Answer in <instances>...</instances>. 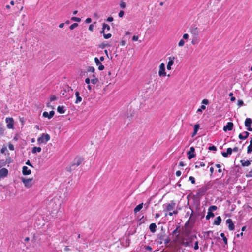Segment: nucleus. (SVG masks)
Wrapping results in <instances>:
<instances>
[{
    "label": "nucleus",
    "instance_id": "obj_1",
    "mask_svg": "<svg viewBox=\"0 0 252 252\" xmlns=\"http://www.w3.org/2000/svg\"><path fill=\"white\" fill-rule=\"evenodd\" d=\"M84 160L83 158L77 157H76L70 166L66 167V170L71 172L74 170L75 168L80 165Z\"/></svg>",
    "mask_w": 252,
    "mask_h": 252
},
{
    "label": "nucleus",
    "instance_id": "obj_2",
    "mask_svg": "<svg viewBox=\"0 0 252 252\" xmlns=\"http://www.w3.org/2000/svg\"><path fill=\"white\" fill-rule=\"evenodd\" d=\"M210 184L208 183L207 185L201 187L197 191L196 196L201 197L204 195L205 193L210 189Z\"/></svg>",
    "mask_w": 252,
    "mask_h": 252
},
{
    "label": "nucleus",
    "instance_id": "obj_3",
    "mask_svg": "<svg viewBox=\"0 0 252 252\" xmlns=\"http://www.w3.org/2000/svg\"><path fill=\"white\" fill-rule=\"evenodd\" d=\"M50 139V136L48 134L43 133L40 137L38 138L37 142L38 144L46 143Z\"/></svg>",
    "mask_w": 252,
    "mask_h": 252
},
{
    "label": "nucleus",
    "instance_id": "obj_4",
    "mask_svg": "<svg viewBox=\"0 0 252 252\" xmlns=\"http://www.w3.org/2000/svg\"><path fill=\"white\" fill-rule=\"evenodd\" d=\"M189 31L191 33L195 36H198L201 32L199 28L194 24H193L190 26Z\"/></svg>",
    "mask_w": 252,
    "mask_h": 252
},
{
    "label": "nucleus",
    "instance_id": "obj_5",
    "mask_svg": "<svg viewBox=\"0 0 252 252\" xmlns=\"http://www.w3.org/2000/svg\"><path fill=\"white\" fill-rule=\"evenodd\" d=\"M21 180L22 181V182L24 183L25 186L27 188H31L32 185V181L33 180V178H25L24 177H21Z\"/></svg>",
    "mask_w": 252,
    "mask_h": 252
},
{
    "label": "nucleus",
    "instance_id": "obj_6",
    "mask_svg": "<svg viewBox=\"0 0 252 252\" xmlns=\"http://www.w3.org/2000/svg\"><path fill=\"white\" fill-rule=\"evenodd\" d=\"M158 75L160 77H164L166 75V73L165 72V64L164 63H161L159 66Z\"/></svg>",
    "mask_w": 252,
    "mask_h": 252
},
{
    "label": "nucleus",
    "instance_id": "obj_7",
    "mask_svg": "<svg viewBox=\"0 0 252 252\" xmlns=\"http://www.w3.org/2000/svg\"><path fill=\"white\" fill-rule=\"evenodd\" d=\"M6 122L7 123V127L11 129L13 128L14 126V120L12 118H6Z\"/></svg>",
    "mask_w": 252,
    "mask_h": 252
},
{
    "label": "nucleus",
    "instance_id": "obj_8",
    "mask_svg": "<svg viewBox=\"0 0 252 252\" xmlns=\"http://www.w3.org/2000/svg\"><path fill=\"white\" fill-rule=\"evenodd\" d=\"M166 235L165 232H160L157 235L158 243L159 244H162L163 243V241L164 239V237Z\"/></svg>",
    "mask_w": 252,
    "mask_h": 252
},
{
    "label": "nucleus",
    "instance_id": "obj_9",
    "mask_svg": "<svg viewBox=\"0 0 252 252\" xmlns=\"http://www.w3.org/2000/svg\"><path fill=\"white\" fill-rule=\"evenodd\" d=\"M194 148L193 147H190V150L187 152V155H188V158L190 160L193 158L195 157L196 155L194 154Z\"/></svg>",
    "mask_w": 252,
    "mask_h": 252
},
{
    "label": "nucleus",
    "instance_id": "obj_10",
    "mask_svg": "<svg viewBox=\"0 0 252 252\" xmlns=\"http://www.w3.org/2000/svg\"><path fill=\"white\" fill-rule=\"evenodd\" d=\"M226 223L228 225V229L229 230H233L235 228L234 224L231 219H228L226 220Z\"/></svg>",
    "mask_w": 252,
    "mask_h": 252
},
{
    "label": "nucleus",
    "instance_id": "obj_11",
    "mask_svg": "<svg viewBox=\"0 0 252 252\" xmlns=\"http://www.w3.org/2000/svg\"><path fill=\"white\" fill-rule=\"evenodd\" d=\"M193 238H196V235H193L191 236L189 238V239H190L189 241H186V242L183 241L181 244L186 247L191 246L192 245H190V243H191L192 242Z\"/></svg>",
    "mask_w": 252,
    "mask_h": 252
},
{
    "label": "nucleus",
    "instance_id": "obj_12",
    "mask_svg": "<svg viewBox=\"0 0 252 252\" xmlns=\"http://www.w3.org/2000/svg\"><path fill=\"white\" fill-rule=\"evenodd\" d=\"M233 127V124L232 122H228L226 126L223 127V130L227 131V130H232Z\"/></svg>",
    "mask_w": 252,
    "mask_h": 252
},
{
    "label": "nucleus",
    "instance_id": "obj_13",
    "mask_svg": "<svg viewBox=\"0 0 252 252\" xmlns=\"http://www.w3.org/2000/svg\"><path fill=\"white\" fill-rule=\"evenodd\" d=\"M175 203L173 201H172L170 203L167 205L166 208L164 209V211H170L173 210L175 208Z\"/></svg>",
    "mask_w": 252,
    "mask_h": 252
},
{
    "label": "nucleus",
    "instance_id": "obj_14",
    "mask_svg": "<svg viewBox=\"0 0 252 252\" xmlns=\"http://www.w3.org/2000/svg\"><path fill=\"white\" fill-rule=\"evenodd\" d=\"M55 114V112L53 110L51 111L49 113L46 111L43 113V116L45 118H48L49 119L52 118Z\"/></svg>",
    "mask_w": 252,
    "mask_h": 252
},
{
    "label": "nucleus",
    "instance_id": "obj_15",
    "mask_svg": "<svg viewBox=\"0 0 252 252\" xmlns=\"http://www.w3.org/2000/svg\"><path fill=\"white\" fill-rule=\"evenodd\" d=\"M169 61L168 62V64L167 65V69L168 70H170L171 69V66L174 63V60L175 59V57L173 56H171L169 57Z\"/></svg>",
    "mask_w": 252,
    "mask_h": 252
},
{
    "label": "nucleus",
    "instance_id": "obj_16",
    "mask_svg": "<svg viewBox=\"0 0 252 252\" xmlns=\"http://www.w3.org/2000/svg\"><path fill=\"white\" fill-rule=\"evenodd\" d=\"M94 61L96 64L98 66V69L99 70L101 71L104 69V65L102 64L101 63L97 57L94 58Z\"/></svg>",
    "mask_w": 252,
    "mask_h": 252
},
{
    "label": "nucleus",
    "instance_id": "obj_17",
    "mask_svg": "<svg viewBox=\"0 0 252 252\" xmlns=\"http://www.w3.org/2000/svg\"><path fill=\"white\" fill-rule=\"evenodd\" d=\"M8 173L6 168H3L0 170V177H5Z\"/></svg>",
    "mask_w": 252,
    "mask_h": 252
},
{
    "label": "nucleus",
    "instance_id": "obj_18",
    "mask_svg": "<svg viewBox=\"0 0 252 252\" xmlns=\"http://www.w3.org/2000/svg\"><path fill=\"white\" fill-rule=\"evenodd\" d=\"M22 173L24 175H29L31 173V171L27 166H24L22 168Z\"/></svg>",
    "mask_w": 252,
    "mask_h": 252
},
{
    "label": "nucleus",
    "instance_id": "obj_19",
    "mask_svg": "<svg viewBox=\"0 0 252 252\" xmlns=\"http://www.w3.org/2000/svg\"><path fill=\"white\" fill-rule=\"evenodd\" d=\"M75 96L76 97V99L75 103L76 104H78L82 101V97L80 96V93L78 91H76L75 92Z\"/></svg>",
    "mask_w": 252,
    "mask_h": 252
},
{
    "label": "nucleus",
    "instance_id": "obj_20",
    "mask_svg": "<svg viewBox=\"0 0 252 252\" xmlns=\"http://www.w3.org/2000/svg\"><path fill=\"white\" fill-rule=\"evenodd\" d=\"M180 226H177L176 228L173 231L172 234L173 235H175L176 238H178L179 237V230Z\"/></svg>",
    "mask_w": 252,
    "mask_h": 252
},
{
    "label": "nucleus",
    "instance_id": "obj_21",
    "mask_svg": "<svg viewBox=\"0 0 252 252\" xmlns=\"http://www.w3.org/2000/svg\"><path fill=\"white\" fill-rule=\"evenodd\" d=\"M157 227V225L155 223H152L149 225V229L152 233L156 232Z\"/></svg>",
    "mask_w": 252,
    "mask_h": 252
},
{
    "label": "nucleus",
    "instance_id": "obj_22",
    "mask_svg": "<svg viewBox=\"0 0 252 252\" xmlns=\"http://www.w3.org/2000/svg\"><path fill=\"white\" fill-rule=\"evenodd\" d=\"M143 203H140L137 205L136 207L134 209V212L135 213H137L138 212L140 211V210L143 208Z\"/></svg>",
    "mask_w": 252,
    "mask_h": 252
},
{
    "label": "nucleus",
    "instance_id": "obj_23",
    "mask_svg": "<svg viewBox=\"0 0 252 252\" xmlns=\"http://www.w3.org/2000/svg\"><path fill=\"white\" fill-rule=\"evenodd\" d=\"M221 222V218L220 216L217 217L214 220V224L219 225Z\"/></svg>",
    "mask_w": 252,
    "mask_h": 252
},
{
    "label": "nucleus",
    "instance_id": "obj_24",
    "mask_svg": "<svg viewBox=\"0 0 252 252\" xmlns=\"http://www.w3.org/2000/svg\"><path fill=\"white\" fill-rule=\"evenodd\" d=\"M41 151V148L40 147H33L32 148V152L33 154H36L37 152H40Z\"/></svg>",
    "mask_w": 252,
    "mask_h": 252
},
{
    "label": "nucleus",
    "instance_id": "obj_25",
    "mask_svg": "<svg viewBox=\"0 0 252 252\" xmlns=\"http://www.w3.org/2000/svg\"><path fill=\"white\" fill-rule=\"evenodd\" d=\"M57 111L60 114H63L65 113L64 107L63 106H59L57 107Z\"/></svg>",
    "mask_w": 252,
    "mask_h": 252
},
{
    "label": "nucleus",
    "instance_id": "obj_26",
    "mask_svg": "<svg viewBox=\"0 0 252 252\" xmlns=\"http://www.w3.org/2000/svg\"><path fill=\"white\" fill-rule=\"evenodd\" d=\"M240 162L241 163L242 166H243V167L248 166L251 164V161H249V160L245 161V160H241L240 161Z\"/></svg>",
    "mask_w": 252,
    "mask_h": 252
},
{
    "label": "nucleus",
    "instance_id": "obj_27",
    "mask_svg": "<svg viewBox=\"0 0 252 252\" xmlns=\"http://www.w3.org/2000/svg\"><path fill=\"white\" fill-rule=\"evenodd\" d=\"M252 124V120L251 118H247L246 119L245 121V126H251Z\"/></svg>",
    "mask_w": 252,
    "mask_h": 252
},
{
    "label": "nucleus",
    "instance_id": "obj_28",
    "mask_svg": "<svg viewBox=\"0 0 252 252\" xmlns=\"http://www.w3.org/2000/svg\"><path fill=\"white\" fill-rule=\"evenodd\" d=\"M93 78H92L91 80V82L93 84H96L98 82V78L95 77L94 74L93 75Z\"/></svg>",
    "mask_w": 252,
    "mask_h": 252
},
{
    "label": "nucleus",
    "instance_id": "obj_29",
    "mask_svg": "<svg viewBox=\"0 0 252 252\" xmlns=\"http://www.w3.org/2000/svg\"><path fill=\"white\" fill-rule=\"evenodd\" d=\"M214 216V214L213 212H212L210 211H208L207 215L206 216V220H209V219H210V218L211 217H213Z\"/></svg>",
    "mask_w": 252,
    "mask_h": 252
},
{
    "label": "nucleus",
    "instance_id": "obj_30",
    "mask_svg": "<svg viewBox=\"0 0 252 252\" xmlns=\"http://www.w3.org/2000/svg\"><path fill=\"white\" fill-rule=\"evenodd\" d=\"M220 236L222 237V240L223 241H224L225 244L227 245V238L225 236V235L223 233H221L220 234Z\"/></svg>",
    "mask_w": 252,
    "mask_h": 252
},
{
    "label": "nucleus",
    "instance_id": "obj_31",
    "mask_svg": "<svg viewBox=\"0 0 252 252\" xmlns=\"http://www.w3.org/2000/svg\"><path fill=\"white\" fill-rule=\"evenodd\" d=\"M196 164L195 166V168H198L200 167H203L205 166V164L204 162H196Z\"/></svg>",
    "mask_w": 252,
    "mask_h": 252
},
{
    "label": "nucleus",
    "instance_id": "obj_32",
    "mask_svg": "<svg viewBox=\"0 0 252 252\" xmlns=\"http://www.w3.org/2000/svg\"><path fill=\"white\" fill-rule=\"evenodd\" d=\"M197 36H195L192 39V40L191 41V43L193 45L198 44L199 43V40H198Z\"/></svg>",
    "mask_w": 252,
    "mask_h": 252
},
{
    "label": "nucleus",
    "instance_id": "obj_33",
    "mask_svg": "<svg viewBox=\"0 0 252 252\" xmlns=\"http://www.w3.org/2000/svg\"><path fill=\"white\" fill-rule=\"evenodd\" d=\"M191 233V231L189 229H186L184 232V234L186 236H189Z\"/></svg>",
    "mask_w": 252,
    "mask_h": 252
},
{
    "label": "nucleus",
    "instance_id": "obj_34",
    "mask_svg": "<svg viewBox=\"0 0 252 252\" xmlns=\"http://www.w3.org/2000/svg\"><path fill=\"white\" fill-rule=\"evenodd\" d=\"M205 233L207 234V235H206L207 238H209L210 239H212V237H210V234H212V235L213 234V232L212 231H208L207 232H205Z\"/></svg>",
    "mask_w": 252,
    "mask_h": 252
},
{
    "label": "nucleus",
    "instance_id": "obj_35",
    "mask_svg": "<svg viewBox=\"0 0 252 252\" xmlns=\"http://www.w3.org/2000/svg\"><path fill=\"white\" fill-rule=\"evenodd\" d=\"M217 209V207L215 205H212L210 206L208 208V211H210L212 212L213 211H215Z\"/></svg>",
    "mask_w": 252,
    "mask_h": 252
},
{
    "label": "nucleus",
    "instance_id": "obj_36",
    "mask_svg": "<svg viewBox=\"0 0 252 252\" xmlns=\"http://www.w3.org/2000/svg\"><path fill=\"white\" fill-rule=\"evenodd\" d=\"M78 26V24L76 23H74L70 26L69 28L71 30H72Z\"/></svg>",
    "mask_w": 252,
    "mask_h": 252
},
{
    "label": "nucleus",
    "instance_id": "obj_37",
    "mask_svg": "<svg viewBox=\"0 0 252 252\" xmlns=\"http://www.w3.org/2000/svg\"><path fill=\"white\" fill-rule=\"evenodd\" d=\"M4 134V128L1 124H0V136H2Z\"/></svg>",
    "mask_w": 252,
    "mask_h": 252
},
{
    "label": "nucleus",
    "instance_id": "obj_38",
    "mask_svg": "<svg viewBox=\"0 0 252 252\" xmlns=\"http://www.w3.org/2000/svg\"><path fill=\"white\" fill-rule=\"evenodd\" d=\"M102 28H103V29L105 30L106 29L107 31H109L110 30V27L107 24L105 23L103 24Z\"/></svg>",
    "mask_w": 252,
    "mask_h": 252
},
{
    "label": "nucleus",
    "instance_id": "obj_39",
    "mask_svg": "<svg viewBox=\"0 0 252 252\" xmlns=\"http://www.w3.org/2000/svg\"><path fill=\"white\" fill-rule=\"evenodd\" d=\"M71 20L73 21H76L77 22H80L81 20V18H78V17H72L71 18Z\"/></svg>",
    "mask_w": 252,
    "mask_h": 252
},
{
    "label": "nucleus",
    "instance_id": "obj_40",
    "mask_svg": "<svg viewBox=\"0 0 252 252\" xmlns=\"http://www.w3.org/2000/svg\"><path fill=\"white\" fill-rule=\"evenodd\" d=\"M6 164L5 160L3 159L0 160V167L5 166Z\"/></svg>",
    "mask_w": 252,
    "mask_h": 252
},
{
    "label": "nucleus",
    "instance_id": "obj_41",
    "mask_svg": "<svg viewBox=\"0 0 252 252\" xmlns=\"http://www.w3.org/2000/svg\"><path fill=\"white\" fill-rule=\"evenodd\" d=\"M94 71H95V69L93 66H89V67H88V68L87 69L88 72H91L94 73Z\"/></svg>",
    "mask_w": 252,
    "mask_h": 252
},
{
    "label": "nucleus",
    "instance_id": "obj_42",
    "mask_svg": "<svg viewBox=\"0 0 252 252\" xmlns=\"http://www.w3.org/2000/svg\"><path fill=\"white\" fill-rule=\"evenodd\" d=\"M163 241H164V243L165 245H167L170 242L171 239L169 237H168L167 238L164 239Z\"/></svg>",
    "mask_w": 252,
    "mask_h": 252
},
{
    "label": "nucleus",
    "instance_id": "obj_43",
    "mask_svg": "<svg viewBox=\"0 0 252 252\" xmlns=\"http://www.w3.org/2000/svg\"><path fill=\"white\" fill-rule=\"evenodd\" d=\"M57 99V97L54 95H51L50 97V101H53L56 100Z\"/></svg>",
    "mask_w": 252,
    "mask_h": 252
},
{
    "label": "nucleus",
    "instance_id": "obj_44",
    "mask_svg": "<svg viewBox=\"0 0 252 252\" xmlns=\"http://www.w3.org/2000/svg\"><path fill=\"white\" fill-rule=\"evenodd\" d=\"M252 151V144H250L249 146H248L247 148V153H250Z\"/></svg>",
    "mask_w": 252,
    "mask_h": 252
},
{
    "label": "nucleus",
    "instance_id": "obj_45",
    "mask_svg": "<svg viewBox=\"0 0 252 252\" xmlns=\"http://www.w3.org/2000/svg\"><path fill=\"white\" fill-rule=\"evenodd\" d=\"M208 150H210V151H217V148L216 146H214V145H212L211 146H209V148H208Z\"/></svg>",
    "mask_w": 252,
    "mask_h": 252
},
{
    "label": "nucleus",
    "instance_id": "obj_46",
    "mask_svg": "<svg viewBox=\"0 0 252 252\" xmlns=\"http://www.w3.org/2000/svg\"><path fill=\"white\" fill-rule=\"evenodd\" d=\"M108 46H109L108 44H105V43H102V44H100L99 45V47L101 48V49H104V48H105L106 47H107Z\"/></svg>",
    "mask_w": 252,
    "mask_h": 252
},
{
    "label": "nucleus",
    "instance_id": "obj_47",
    "mask_svg": "<svg viewBox=\"0 0 252 252\" xmlns=\"http://www.w3.org/2000/svg\"><path fill=\"white\" fill-rule=\"evenodd\" d=\"M189 180L191 181V183L194 184L195 183V178L192 176H190L189 177Z\"/></svg>",
    "mask_w": 252,
    "mask_h": 252
},
{
    "label": "nucleus",
    "instance_id": "obj_48",
    "mask_svg": "<svg viewBox=\"0 0 252 252\" xmlns=\"http://www.w3.org/2000/svg\"><path fill=\"white\" fill-rule=\"evenodd\" d=\"M227 154L229 155H231L232 154V149L231 148H228L226 150V152Z\"/></svg>",
    "mask_w": 252,
    "mask_h": 252
},
{
    "label": "nucleus",
    "instance_id": "obj_49",
    "mask_svg": "<svg viewBox=\"0 0 252 252\" xmlns=\"http://www.w3.org/2000/svg\"><path fill=\"white\" fill-rule=\"evenodd\" d=\"M144 248L146 250L150 252H152V248L150 246H144Z\"/></svg>",
    "mask_w": 252,
    "mask_h": 252
},
{
    "label": "nucleus",
    "instance_id": "obj_50",
    "mask_svg": "<svg viewBox=\"0 0 252 252\" xmlns=\"http://www.w3.org/2000/svg\"><path fill=\"white\" fill-rule=\"evenodd\" d=\"M112 35L111 33L104 34V38L105 39H109L111 37Z\"/></svg>",
    "mask_w": 252,
    "mask_h": 252
},
{
    "label": "nucleus",
    "instance_id": "obj_51",
    "mask_svg": "<svg viewBox=\"0 0 252 252\" xmlns=\"http://www.w3.org/2000/svg\"><path fill=\"white\" fill-rule=\"evenodd\" d=\"M244 104L243 101L242 100L239 99L238 100V105L239 107L243 106Z\"/></svg>",
    "mask_w": 252,
    "mask_h": 252
},
{
    "label": "nucleus",
    "instance_id": "obj_52",
    "mask_svg": "<svg viewBox=\"0 0 252 252\" xmlns=\"http://www.w3.org/2000/svg\"><path fill=\"white\" fill-rule=\"evenodd\" d=\"M8 148L10 150L13 151L14 150V146L11 143L8 144Z\"/></svg>",
    "mask_w": 252,
    "mask_h": 252
},
{
    "label": "nucleus",
    "instance_id": "obj_53",
    "mask_svg": "<svg viewBox=\"0 0 252 252\" xmlns=\"http://www.w3.org/2000/svg\"><path fill=\"white\" fill-rule=\"evenodd\" d=\"M120 6L121 8L124 9L126 8V4L125 2H121L120 4Z\"/></svg>",
    "mask_w": 252,
    "mask_h": 252
},
{
    "label": "nucleus",
    "instance_id": "obj_54",
    "mask_svg": "<svg viewBox=\"0 0 252 252\" xmlns=\"http://www.w3.org/2000/svg\"><path fill=\"white\" fill-rule=\"evenodd\" d=\"M184 44H185V42H184V40L183 39H181L179 42L178 45H179V46L181 47V46H184Z\"/></svg>",
    "mask_w": 252,
    "mask_h": 252
},
{
    "label": "nucleus",
    "instance_id": "obj_55",
    "mask_svg": "<svg viewBox=\"0 0 252 252\" xmlns=\"http://www.w3.org/2000/svg\"><path fill=\"white\" fill-rule=\"evenodd\" d=\"M238 137L241 140L246 139V136H244V135H243L242 133L239 134Z\"/></svg>",
    "mask_w": 252,
    "mask_h": 252
},
{
    "label": "nucleus",
    "instance_id": "obj_56",
    "mask_svg": "<svg viewBox=\"0 0 252 252\" xmlns=\"http://www.w3.org/2000/svg\"><path fill=\"white\" fill-rule=\"evenodd\" d=\"M229 95L230 96H231V97L230 98V100L231 101H234L235 100V97L232 96V95H233V93H230V94H229Z\"/></svg>",
    "mask_w": 252,
    "mask_h": 252
},
{
    "label": "nucleus",
    "instance_id": "obj_57",
    "mask_svg": "<svg viewBox=\"0 0 252 252\" xmlns=\"http://www.w3.org/2000/svg\"><path fill=\"white\" fill-rule=\"evenodd\" d=\"M199 248V246H198V241H196L194 243V249L195 250H198Z\"/></svg>",
    "mask_w": 252,
    "mask_h": 252
},
{
    "label": "nucleus",
    "instance_id": "obj_58",
    "mask_svg": "<svg viewBox=\"0 0 252 252\" xmlns=\"http://www.w3.org/2000/svg\"><path fill=\"white\" fill-rule=\"evenodd\" d=\"M5 161H6V163H7H7H11V158L9 156H8V157L6 158V159Z\"/></svg>",
    "mask_w": 252,
    "mask_h": 252
},
{
    "label": "nucleus",
    "instance_id": "obj_59",
    "mask_svg": "<svg viewBox=\"0 0 252 252\" xmlns=\"http://www.w3.org/2000/svg\"><path fill=\"white\" fill-rule=\"evenodd\" d=\"M199 124H196V125H194V130L197 132L198 129H199Z\"/></svg>",
    "mask_w": 252,
    "mask_h": 252
},
{
    "label": "nucleus",
    "instance_id": "obj_60",
    "mask_svg": "<svg viewBox=\"0 0 252 252\" xmlns=\"http://www.w3.org/2000/svg\"><path fill=\"white\" fill-rule=\"evenodd\" d=\"M202 103L207 105L209 103V101L207 99H204L202 100Z\"/></svg>",
    "mask_w": 252,
    "mask_h": 252
},
{
    "label": "nucleus",
    "instance_id": "obj_61",
    "mask_svg": "<svg viewBox=\"0 0 252 252\" xmlns=\"http://www.w3.org/2000/svg\"><path fill=\"white\" fill-rule=\"evenodd\" d=\"M247 177H252V170H251L248 174L246 175Z\"/></svg>",
    "mask_w": 252,
    "mask_h": 252
},
{
    "label": "nucleus",
    "instance_id": "obj_62",
    "mask_svg": "<svg viewBox=\"0 0 252 252\" xmlns=\"http://www.w3.org/2000/svg\"><path fill=\"white\" fill-rule=\"evenodd\" d=\"M124 12L122 10L120 11L119 13V16L120 17H122L124 16Z\"/></svg>",
    "mask_w": 252,
    "mask_h": 252
},
{
    "label": "nucleus",
    "instance_id": "obj_63",
    "mask_svg": "<svg viewBox=\"0 0 252 252\" xmlns=\"http://www.w3.org/2000/svg\"><path fill=\"white\" fill-rule=\"evenodd\" d=\"M7 150V148L6 147H3L0 150L1 153H4L5 151Z\"/></svg>",
    "mask_w": 252,
    "mask_h": 252
},
{
    "label": "nucleus",
    "instance_id": "obj_64",
    "mask_svg": "<svg viewBox=\"0 0 252 252\" xmlns=\"http://www.w3.org/2000/svg\"><path fill=\"white\" fill-rule=\"evenodd\" d=\"M91 81V80L89 78H87L85 79V83L88 85L90 83Z\"/></svg>",
    "mask_w": 252,
    "mask_h": 252
}]
</instances>
